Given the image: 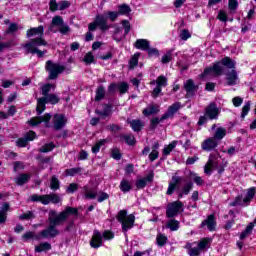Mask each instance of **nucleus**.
<instances>
[{
    "label": "nucleus",
    "instance_id": "37",
    "mask_svg": "<svg viewBox=\"0 0 256 256\" xmlns=\"http://www.w3.org/2000/svg\"><path fill=\"white\" fill-rule=\"evenodd\" d=\"M61 187V182L57 176H52L50 179V189L52 191H57Z\"/></svg>",
    "mask_w": 256,
    "mask_h": 256
},
{
    "label": "nucleus",
    "instance_id": "32",
    "mask_svg": "<svg viewBox=\"0 0 256 256\" xmlns=\"http://www.w3.org/2000/svg\"><path fill=\"white\" fill-rule=\"evenodd\" d=\"M225 135H227V129L219 127L216 129L214 137L212 138L219 142L225 137Z\"/></svg>",
    "mask_w": 256,
    "mask_h": 256
},
{
    "label": "nucleus",
    "instance_id": "42",
    "mask_svg": "<svg viewBox=\"0 0 256 256\" xmlns=\"http://www.w3.org/2000/svg\"><path fill=\"white\" fill-rule=\"evenodd\" d=\"M131 7L127 4H122L118 7V15H129Z\"/></svg>",
    "mask_w": 256,
    "mask_h": 256
},
{
    "label": "nucleus",
    "instance_id": "14",
    "mask_svg": "<svg viewBox=\"0 0 256 256\" xmlns=\"http://www.w3.org/2000/svg\"><path fill=\"white\" fill-rule=\"evenodd\" d=\"M156 85L157 86L152 91V97L154 99H157V97H159V94L162 91V87H165L167 85V77L163 75L158 76L156 79Z\"/></svg>",
    "mask_w": 256,
    "mask_h": 256
},
{
    "label": "nucleus",
    "instance_id": "19",
    "mask_svg": "<svg viewBox=\"0 0 256 256\" xmlns=\"http://www.w3.org/2000/svg\"><path fill=\"white\" fill-rule=\"evenodd\" d=\"M95 23L101 31H109V25H107V16L103 14L96 15Z\"/></svg>",
    "mask_w": 256,
    "mask_h": 256
},
{
    "label": "nucleus",
    "instance_id": "27",
    "mask_svg": "<svg viewBox=\"0 0 256 256\" xmlns=\"http://www.w3.org/2000/svg\"><path fill=\"white\" fill-rule=\"evenodd\" d=\"M134 47L136 49H140L141 51H147V49H149L150 47L149 40L137 39L136 42L134 43Z\"/></svg>",
    "mask_w": 256,
    "mask_h": 256
},
{
    "label": "nucleus",
    "instance_id": "2",
    "mask_svg": "<svg viewBox=\"0 0 256 256\" xmlns=\"http://www.w3.org/2000/svg\"><path fill=\"white\" fill-rule=\"evenodd\" d=\"M221 108L217 107V103L211 102L209 106L204 109V115L200 116L198 125H205L208 121L219 119Z\"/></svg>",
    "mask_w": 256,
    "mask_h": 256
},
{
    "label": "nucleus",
    "instance_id": "5",
    "mask_svg": "<svg viewBox=\"0 0 256 256\" xmlns=\"http://www.w3.org/2000/svg\"><path fill=\"white\" fill-rule=\"evenodd\" d=\"M47 103H50L51 105H57L59 103V96L55 94H48L42 98H39L37 100V106H36V112L38 115H41L43 111H45Z\"/></svg>",
    "mask_w": 256,
    "mask_h": 256
},
{
    "label": "nucleus",
    "instance_id": "54",
    "mask_svg": "<svg viewBox=\"0 0 256 256\" xmlns=\"http://www.w3.org/2000/svg\"><path fill=\"white\" fill-rule=\"evenodd\" d=\"M193 189V182H187L183 187H182V192L184 195H187L188 193H191V190Z\"/></svg>",
    "mask_w": 256,
    "mask_h": 256
},
{
    "label": "nucleus",
    "instance_id": "9",
    "mask_svg": "<svg viewBox=\"0 0 256 256\" xmlns=\"http://www.w3.org/2000/svg\"><path fill=\"white\" fill-rule=\"evenodd\" d=\"M53 27H59V31L62 35H67V33L71 31V28L63 22V18L61 16L53 17L49 30L53 31Z\"/></svg>",
    "mask_w": 256,
    "mask_h": 256
},
{
    "label": "nucleus",
    "instance_id": "28",
    "mask_svg": "<svg viewBox=\"0 0 256 256\" xmlns=\"http://www.w3.org/2000/svg\"><path fill=\"white\" fill-rule=\"evenodd\" d=\"M127 123H129V125L132 127V129L135 132H139L141 131V129H143V127H145V123H143V121L139 120V119H134V120H128Z\"/></svg>",
    "mask_w": 256,
    "mask_h": 256
},
{
    "label": "nucleus",
    "instance_id": "55",
    "mask_svg": "<svg viewBox=\"0 0 256 256\" xmlns=\"http://www.w3.org/2000/svg\"><path fill=\"white\" fill-rule=\"evenodd\" d=\"M171 59H173V53H171V51H169L162 56L161 63L167 64L171 61Z\"/></svg>",
    "mask_w": 256,
    "mask_h": 256
},
{
    "label": "nucleus",
    "instance_id": "3",
    "mask_svg": "<svg viewBox=\"0 0 256 256\" xmlns=\"http://www.w3.org/2000/svg\"><path fill=\"white\" fill-rule=\"evenodd\" d=\"M116 219L118 223H121L123 233H127L129 229H133L135 226V215H127V210H120Z\"/></svg>",
    "mask_w": 256,
    "mask_h": 256
},
{
    "label": "nucleus",
    "instance_id": "30",
    "mask_svg": "<svg viewBox=\"0 0 256 256\" xmlns=\"http://www.w3.org/2000/svg\"><path fill=\"white\" fill-rule=\"evenodd\" d=\"M159 113V105H150L143 110V115L149 117L150 115H155Z\"/></svg>",
    "mask_w": 256,
    "mask_h": 256
},
{
    "label": "nucleus",
    "instance_id": "51",
    "mask_svg": "<svg viewBox=\"0 0 256 256\" xmlns=\"http://www.w3.org/2000/svg\"><path fill=\"white\" fill-rule=\"evenodd\" d=\"M175 147H177V141H173L168 146L164 147L163 155H170L171 151H173Z\"/></svg>",
    "mask_w": 256,
    "mask_h": 256
},
{
    "label": "nucleus",
    "instance_id": "46",
    "mask_svg": "<svg viewBox=\"0 0 256 256\" xmlns=\"http://www.w3.org/2000/svg\"><path fill=\"white\" fill-rule=\"evenodd\" d=\"M249 111H251V101H248L244 104L242 107V113H241V118L245 119L247 117Z\"/></svg>",
    "mask_w": 256,
    "mask_h": 256
},
{
    "label": "nucleus",
    "instance_id": "59",
    "mask_svg": "<svg viewBox=\"0 0 256 256\" xmlns=\"http://www.w3.org/2000/svg\"><path fill=\"white\" fill-rule=\"evenodd\" d=\"M23 169H25V165L23 164V162H20V161L14 162V171L16 173L19 171H23Z\"/></svg>",
    "mask_w": 256,
    "mask_h": 256
},
{
    "label": "nucleus",
    "instance_id": "61",
    "mask_svg": "<svg viewBox=\"0 0 256 256\" xmlns=\"http://www.w3.org/2000/svg\"><path fill=\"white\" fill-rule=\"evenodd\" d=\"M79 189V185L77 183H71L66 189V193H75Z\"/></svg>",
    "mask_w": 256,
    "mask_h": 256
},
{
    "label": "nucleus",
    "instance_id": "16",
    "mask_svg": "<svg viewBox=\"0 0 256 256\" xmlns=\"http://www.w3.org/2000/svg\"><path fill=\"white\" fill-rule=\"evenodd\" d=\"M201 147L203 151H214V149L219 147V141L213 137H210L202 142Z\"/></svg>",
    "mask_w": 256,
    "mask_h": 256
},
{
    "label": "nucleus",
    "instance_id": "39",
    "mask_svg": "<svg viewBox=\"0 0 256 256\" xmlns=\"http://www.w3.org/2000/svg\"><path fill=\"white\" fill-rule=\"evenodd\" d=\"M209 245H211V238H203L198 243V248L200 251H204V249L209 248Z\"/></svg>",
    "mask_w": 256,
    "mask_h": 256
},
{
    "label": "nucleus",
    "instance_id": "13",
    "mask_svg": "<svg viewBox=\"0 0 256 256\" xmlns=\"http://www.w3.org/2000/svg\"><path fill=\"white\" fill-rule=\"evenodd\" d=\"M184 89L186 91V98L193 97L197 91H199V86L195 84L193 79H188L184 82Z\"/></svg>",
    "mask_w": 256,
    "mask_h": 256
},
{
    "label": "nucleus",
    "instance_id": "53",
    "mask_svg": "<svg viewBox=\"0 0 256 256\" xmlns=\"http://www.w3.org/2000/svg\"><path fill=\"white\" fill-rule=\"evenodd\" d=\"M84 63H86V65H91V63H93L95 61V56H93V53L88 52L84 58H83Z\"/></svg>",
    "mask_w": 256,
    "mask_h": 256
},
{
    "label": "nucleus",
    "instance_id": "60",
    "mask_svg": "<svg viewBox=\"0 0 256 256\" xmlns=\"http://www.w3.org/2000/svg\"><path fill=\"white\" fill-rule=\"evenodd\" d=\"M228 7L230 11H235L237 7H239V2H237V0H229Z\"/></svg>",
    "mask_w": 256,
    "mask_h": 256
},
{
    "label": "nucleus",
    "instance_id": "31",
    "mask_svg": "<svg viewBox=\"0 0 256 256\" xmlns=\"http://www.w3.org/2000/svg\"><path fill=\"white\" fill-rule=\"evenodd\" d=\"M7 211H9V203H4L2 207H0V223L7 221Z\"/></svg>",
    "mask_w": 256,
    "mask_h": 256
},
{
    "label": "nucleus",
    "instance_id": "29",
    "mask_svg": "<svg viewBox=\"0 0 256 256\" xmlns=\"http://www.w3.org/2000/svg\"><path fill=\"white\" fill-rule=\"evenodd\" d=\"M150 161H155L156 159H159V142H154L152 145V151L149 154Z\"/></svg>",
    "mask_w": 256,
    "mask_h": 256
},
{
    "label": "nucleus",
    "instance_id": "34",
    "mask_svg": "<svg viewBox=\"0 0 256 256\" xmlns=\"http://www.w3.org/2000/svg\"><path fill=\"white\" fill-rule=\"evenodd\" d=\"M36 253H43L47 251H51V243L49 242H43L40 245L35 247Z\"/></svg>",
    "mask_w": 256,
    "mask_h": 256
},
{
    "label": "nucleus",
    "instance_id": "48",
    "mask_svg": "<svg viewBox=\"0 0 256 256\" xmlns=\"http://www.w3.org/2000/svg\"><path fill=\"white\" fill-rule=\"evenodd\" d=\"M107 143V139H102L98 141L93 147H92V153H99L101 150V147H103L104 144Z\"/></svg>",
    "mask_w": 256,
    "mask_h": 256
},
{
    "label": "nucleus",
    "instance_id": "38",
    "mask_svg": "<svg viewBox=\"0 0 256 256\" xmlns=\"http://www.w3.org/2000/svg\"><path fill=\"white\" fill-rule=\"evenodd\" d=\"M132 189L131 182L128 180L123 179L120 183V190L123 193H129V191Z\"/></svg>",
    "mask_w": 256,
    "mask_h": 256
},
{
    "label": "nucleus",
    "instance_id": "36",
    "mask_svg": "<svg viewBox=\"0 0 256 256\" xmlns=\"http://www.w3.org/2000/svg\"><path fill=\"white\" fill-rule=\"evenodd\" d=\"M21 27H19V24L17 23H10L8 28L5 31V35H15L17 31H19Z\"/></svg>",
    "mask_w": 256,
    "mask_h": 256
},
{
    "label": "nucleus",
    "instance_id": "25",
    "mask_svg": "<svg viewBox=\"0 0 256 256\" xmlns=\"http://www.w3.org/2000/svg\"><path fill=\"white\" fill-rule=\"evenodd\" d=\"M83 191H84V194H83L84 199H96L97 189L89 188V186H84Z\"/></svg>",
    "mask_w": 256,
    "mask_h": 256
},
{
    "label": "nucleus",
    "instance_id": "1",
    "mask_svg": "<svg viewBox=\"0 0 256 256\" xmlns=\"http://www.w3.org/2000/svg\"><path fill=\"white\" fill-rule=\"evenodd\" d=\"M70 215H75V217H77L79 215V210L71 206L66 207V209L60 213H57L55 210H50L48 213L49 226L40 232L41 237H43V239L57 237V235H59L57 227L63 225V223L69 219Z\"/></svg>",
    "mask_w": 256,
    "mask_h": 256
},
{
    "label": "nucleus",
    "instance_id": "10",
    "mask_svg": "<svg viewBox=\"0 0 256 256\" xmlns=\"http://www.w3.org/2000/svg\"><path fill=\"white\" fill-rule=\"evenodd\" d=\"M181 209H183V202L175 201L169 203L166 209V217H168L169 219L177 217V215H179V213L181 212Z\"/></svg>",
    "mask_w": 256,
    "mask_h": 256
},
{
    "label": "nucleus",
    "instance_id": "40",
    "mask_svg": "<svg viewBox=\"0 0 256 256\" xmlns=\"http://www.w3.org/2000/svg\"><path fill=\"white\" fill-rule=\"evenodd\" d=\"M253 227H254L253 222H250L249 225L246 227V229L240 234L241 241H243V239L251 235V231H253Z\"/></svg>",
    "mask_w": 256,
    "mask_h": 256
},
{
    "label": "nucleus",
    "instance_id": "24",
    "mask_svg": "<svg viewBox=\"0 0 256 256\" xmlns=\"http://www.w3.org/2000/svg\"><path fill=\"white\" fill-rule=\"evenodd\" d=\"M96 115H99L101 119H107V117H111V106L109 104L103 105V110H95Z\"/></svg>",
    "mask_w": 256,
    "mask_h": 256
},
{
    "label": "nucleus",
    "instance_id": "15",
    "mask_svg": "<svg viewBox=\"0 0 256 256\" xmlns=\"http://www.w3.org/2000/svg\"><path fill=\"white\" fill-rule=\"evenodd\" d=\"M255 197V188H250L247 191L246 197L243 199V203L241 202V197H237L234 202L231 203L232 207H235L236 205H249V202L251 199Z\"/></svg>",
    "mask_w": 256,
    "mask_h": 256
},
{
    "label": "nucleus",
    "instance_id": "44",
    "mask_svg": "<svg viewBox=\"0 0 256 256\" xmlns=\"http://www.w3.org/2000/svg\"><path fill=\"white\" fill-rule=\"evenodd\" d=\"M139 53H136L132 56V58L129 61V67L130 69H135L137 65H139Z\"/></svg>",
    "mask_w": 256,
    "mask_h": 256
},
{
    "label": "nucleus",
    "instance_id": "4",
    "mask_svg": "<svg viewBox=\"0 0 256 256\" xmlns=\"http://www.w3.org/2000/svg\"><path fill=\"white\" fill-rule=\"evenodd\" d=\"M215 170L218 171L219 175H222V173L225 171V164H219V160H217V155L210 154L208 162L204 166V173L206 175H211V173H213V171Z\"/></svg>",
    "mask_w": 256,
    "mask_h": 256
},
{
    "label": "nucleus",
    "instance_id": "20",
    "mask_svg": "<svg viewBox=\"0 0 256 256\" xmlns=\"http://www.w3.org/2000/svg\"><path fill=\"white\" fill-rule=\"evenodd\" d=\"M239 82V76L237 75V71L232 69L230 72L226 74V83L230 87L237 85Z\"/></svg>",
    "mask_w": 256,
    "mask_h": 256
},
{
    "label": "nucleus",
    "instance_id": "17",
    "mask_svg": "<svg viewBox=\"0 0 256 256\" xmlns=\"http://www.w3.org/2000/svg\"><path fill=\"white\" fill-rule=\"evenodd\" d=\"M181 109V103L180 102H175L171 106H169L168 110L166 113H164L161 116V121H165L166 119H171L177 111Z\"/></svg>",
    "mask_w": 256,
    "mask_h": 256
},
{
    "label": "nucleus",
    "instance_id": "6",
    "mask_svg": "<svg viewBox=\"0 0 256 256\" xmlns=\"http://www.w3.org/2000/svg\"><path fill=\"white\" fill-rule=\"evenodd\" d=\"M45 69L49 73L48 79L55 80L57 77H59V75H61V73H63V71H65V66L53 63V61L48 60L46 62Z\"/></svg>",
    "mask_w": 256,
    "mask_h": 256
},
{
    "label": "nucleus",
    "instance_id": "57",
    "mask_svg": "<svg viewBox=\"0 0 256 256\" xmlns=\"http://www.w3.org/2000/svg\"><path fill=\"white\" fill-rule=\"evenodd\" d=\"M122 139L126 141L127 145H135V137L133 135H124Z\"/></svg>",
    "mask_w": 256,
    "mask_h": 256
},
{
    "label": "nucleus",
    "instance_id": "62",
    "mask_svg": "<svg viewBox=\"0 0 256 256\" xmlns=\"http://www.w3.org/2000/svg\"><path fill=\"white\" fill-rule=\"evenodd\" d=\"M232 103L234 107H241V105L243 104V98L236 96L232 99Z\"/></svg>",
    "mask_w": 256,
    "mask_h": 256
},
{
    "label": "nucleus",
    "instance_id": "47",
    "mask_svg": "<svg viewBox=\"0 0 256 256\" xmlns=\"http://www.w3.org/2000/svg\"><path fill=\"white\" fill-rule=\"evenodd\" d=\"M105 97V88L103 86H99L96 90L95 101H101Z\"/></svg>",
    "mask_w": 256,
    "mask_h": 256
},
{
    "label": "nucleus",
    "instance_id": "56",
    "mask_svg": "<svg viewBox=\"0 0 256 256\" xmlns=\"http://www.w3.org/2000/svg\"><path fill=\"white\" fill-rule=\"evenodd\" d=\"M190 37H191V33L189 32V30L187 29L181 30L180 39H182V41H187V39H190Z\"/></svg>",
    "mask_w": 256,
    "mask_h": 256
},
{
    "label": "nucleus",
    "instance_id": "23",
    "mask_svg": "<svg viewBox=\"0 0 256 256\" xmlns=\"http://www.w3.org/2000/svg\"><path fill=\"white\" fill-rule=\"evenodd\" d=\"M181 181H182V178L180 176H177V175L172 176V182L169 183L166 194L172 195L173 193H175V190L177 189V185H179Z\"/></svg>",
    "mask_w": 256,
    "mask_h": 256
},
{
    "label": "nucleus",
    "instance_id": "50",
    "mask_svg": "<svg viewBox=\"0 0 256 256\" xmlns=\"http://www.w3.org/2000/svg\"><path fill=\"white\" fill-rule=\"evenodd\" d=\"M81 171H83V168L81 167L66 169V175H69L70 177H75V175H78V173H81Z\"/></svg>",
    "mask_w": 256,
    "mask_h": 256
},
{
    "label": "nucleus",
    "instance_id": "63",
    "mask_svg": "<svg viewBox=\"0 0 256 256\" xmlns=\"http://www.w3.org/2000/svg\"><path fill=\"white\" fill-rule=\"evenodd\" d=\"M147 185V180L144 178L137 180L136 182V188L137 189H144V187Z\"/></svg>",
    "mask_w": 256,
    "mask_h": 256
},
{
    "label": "nucleus",
    "instance_id": "18",
    "mask_svg": "<svg viewBox=\"0 0 256 256\" xmlns=\"http://www.w3.org/2000/svg\"><path fill=\"white\" fill-rule=\"evenodd\" d=\"M103 245V236H101V232L99 230H95L90 241V246L93 249H99Z\"/></svg>",
    "mask_w": 256,
    "mask_h": 256
},
{
    "label": "nucleus",
    "instance_id": "64",
    "mask_svg": "<svg viewBox=\"0 0 256 256\" xmlns=\"http://www.w3.org/2000/svg\"><path fill=\"white\" fill-rule=\"evenodd\" d=\"M111 156L113 159H116V161H119L121 159V152H119V149H113Z\"/></svg>",
    "mask_w": 256,
    "mask_h": 256
},
{
    "label": "nucleus",
    "instance_id": "21",
    "mask_svg": "<svg viewBox=\"0 0 256 256\" xmlns=\"http://www.w3.org/2000/svg\"><path fill=\"white\" fill-rule=\"evenodd\" d=\"M200 227H207L209 231H215V227H217V222L215 221V215L211 214L205 219Z\"/></svg>",
    "mask_w": 256,
    "mask_h": 256
},
{
    "label": "nucleus",
    "instance_id": "35",
    "mask_svg": "<svg viewBox=\"0 0 256 256\" xmlns=\"http://www.w3.org/2000/svg\"><path fill=\"white\" fill-rule=\"evenodd\" d=\"M220 65L227 67V69H235L236 62L230 57H225L221 60Z\"/></svg>",
    "mask_w": 256,
    "mask_h": 256
},
{
    "label": "nucleus",
    "instance_id": "12",
    "mask_svg": "<svg viewBox=\"0 0 256 256\" xmlns=\"http://www.w3.org/2000/svg\"><path fill=\"white\" fill-rule=\"evenodd\" d=\"M67 125V118L64 114H55L52 118V127L55 131H61Z\"/></svg>",
    "mask_w": 256,
    "mask_h": 256
},
{
    "label": "nucleus",
    "instance_id": "58",
    "mask_svg": "<svg viewBox=\"0 0 256 256\" xmlns=\"http://www.w3.org/2000/svg\"><path fill=\"white\" fill-rule=\"evenodd\" d=\"M38 45H34L33 47V53L38 55V57H44L45 54L47 53V50H40Z\"/></svg>",
    "mask_w": 256,
    "mask_h": 256
},
{
    "label": "nucleus",
    "instance_id": "41",
    "mask_svg": "<svg viewBox=\"0 0 256 256\" xmlns=\"http://www.w3.org/2000/svg\"><path fill=\"white\" fill-rule=\"evenodd\" d=\"M166 229H170V231H177V229H179V221L171 219L167 222Z\"/></svg>",
    "mask_w": 256,
    "mask_h": 256
},
{
    "label": "nucleus",
    "instance_id": "26",
    "mask_svg": "<svg viewBox=\"0 0 256 256\" xmlns=\"http://www.w3.org/2000/svg\"><path fill=\"white\" fill-rule=\"evenodd\" d=\"M29 141H33V131H30L24 138H19L16 145L17 147H27Z\"/></svg>",
    "mask_w": 256,
    "mask_h": 256
},
{
    "label": "nucleus",
    "instance_id": "52",
    "mask_svg": "<svg viewBox=\"0 0 256 256\" xmlns=\"http://www.w3.org/2000/svg\"><path fill=\"white\" fill-rule=\"evenodd\" d=\"M51 89H55V85L54 84H45L41 88L42 95L44 97H47V95H49V92L51 91Z\"/></svg>",
    "mask_w": 256,
    "mask_h": 256
},
{
    "label": "nucleus",
    "instance_id": "7",
    "mask_svg": "<svg viewBox=\"0 0 256 256\" xmlns=\"http://www.w3.org/2000/svg\"><path fill=\"white\" fill-rule=\"evenodd\" d=\"M33 201H39L42 205H49V203H53L57 205V203H61V196L55 193L47 194V195H33Z\"/></svg>",
    "mask_w": 256,
    "mask_h": 256
},
{
    "label": "nucleus",
    "instance_id": "33",
    "mask_svg": "<svg viewBox=\"0 0 256 256\" xmlns=\"http://www.w3.org/2000/svg\"><path fill=\"white\" fill-rule=\"evenodd\" d=\"M29 179H31V175L29 174H20L15 179L16 185H25V183L29 182Z\"/></svg>",
    "mask_w": 256,
    "mask_h": 256
},
{
    "label": "nucleus",
    "instance_id": "49",
    "mask_svg": "<svg viewBox=\"0 0 256 256\" xmlns=\"http://www.w3.org/2000/svg\"><path fill=\"white\" fill-rule=\"evenodd\" d=\"M55 149V144L53 142L47 143L40 148L41 153H49Z\"/></svg>",
    "mask_w": 256,
    "mask_h": 256
},
{
    "label": "nucleus",
    "instance_id": "22",
    "mask_svg": "<svg viewBox=\"0 0 256 256\" xmlns=\"http://www.w3.org/2000/svg\"><path fill=\"white\" fill-rule=\"evenodd\" d=\"M49 121H51V114L46 113L44 116L34 117L33 126L35 127L36 125L45 123L46 127H51V123Z\"/></svg>",
    "mask_w": 256,
    "mask_h": 256
},
{
    "label": "nucleus",
    "instance_id": "43",
    "mask_svg": "<svg viewBox=\"0 0 256 256\" xmlns=\"http://www.w3.org/2000/svg\"><path fill=\"white\" fill-rule=\"evenodd\" d=\"M117 91H119L121 95L127 93V91H129V84H127V82L117 83Z\"/></svg>",
    "mask_w": 256,
    "mask_h": 256
},
{
    "label": "nucleus",
    "instance_id": "45",
    "mask_svg": "<svg viewBox=\"0 0 256 256\" xmlns=\"http://www.w3.org/2000/svg\"><path fill=\"white\" fill-rule=\"evenodd\" d=\"M156 243L159 247H164L167 243V236L158 234L156 237Z\"/></svg>",
    "mask_w": 256,
    "mask_h": 256
},
{
    "label": "nucleus",
    "instance_id": "11",
    "mask_svg": "<svg viewBox=\"0 0 256 256\" xmlns=\"http://www.w3.org/2000/svg\"><path fill=\"white\" fill-rule=\"evenodd\" d=\"M45 32V28L43 26H38L33 28V45L44 46L47 47V41L43 39V33Z\"/></svg>",
    "mask_w": 256,
    "mask_h": 256
},
{
    "label": "nucleus",
    "instance_id": "8",
    "mask_svg": "<svg viewBox=\"0 0 256 256\" xmlns=\"http://www.w3.org/2000/svg\"><path fill=\"white\" fill-rule=\"evenodd\" d=\"M221 75H223V66H221V62H216L213 67L204 70L201 74V78L205 79V77H209L210 79H213V77H219Z\"/></svg>",
    "mask_w": 256,
    "mask_h": 256
}]
</instances>
